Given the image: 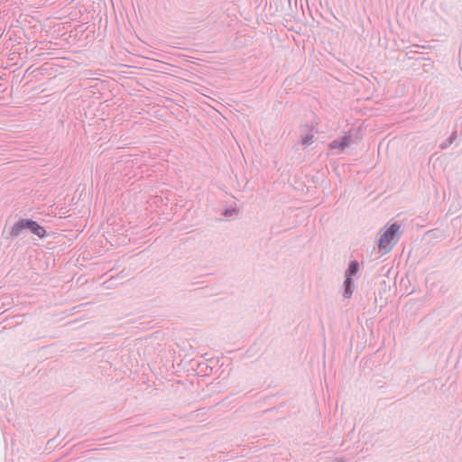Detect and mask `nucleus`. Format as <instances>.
Returning a JSON list of instances; mask_svg holds the SVG:
<instances>
[{"label": "nucleus", "instance_id": "nucleus-7", "mask_svg": "<svg viewBox=\"0 0 462 462\" xmlns=\"http://www.w3.org/2000/svg\"><path fill=\"white\" fill-rule=\"evenodd\" d=\"M314 135L311 133H308L301 137V143L305 146H309L313 143Z\"/></svg>", "mask_w": 462, "mask_h": 462}, {"label": "nucleus", "instance_id": "nucleus-8", "mask_svg": "<svg viewBox=\"0 0 462 462\" xmlns=\"http://www.w3.org/2000/svg\"><path fill=\"white\" fill-rule=\"evenodd\" d=\"M235 212L234 209H226L224 213L225 216L228 217V216H232V214Z\"/></svg>", "mask_w": 462, "mask_h": 462}, {"label": "nucleus", "instance_id": "nucleus-9", "mask_svg": "<svg viewBox=\"0 0 462 462\" xmlns=\"http://www.w3.org/2000/svg\"><path fill=\"white\" fill-rule=\"evenodd\" d=\"M334 462H345L344 459H336Z\"/></svg>", "mask_w": 462, "mask_h": 462}, {"label": "nucleus", "instance_id": "nucleus-4", "mask_svg": "<svg viewBox=\"0 0 462 462\" xmlns=\"http://www.w3.org/2000/svg\"><path fill=\"white\" fill-rule=\"evenodd\" d=\"M350 143H351L350 135H345V136L341 137L340 139L332 141L329 143V148L330 149H339V150L343 151L345 148L349 146Z\"/></svg>", "mask_w": 462, "mask_h": 462}, {"label": "nucleus", "instance_id": "nucleus-6", "mask_svg": "<svg viewBox=\"0 0 462 462\" xmlns=\"http://www.w3.org/2000/svg\"><path fill=\"white\" fill-rule=\"evenodd\" d=\"M457 137V131L452 132L450 136L439 144V148L441 150H446L448 147H449L455 142Z\"/></svg>", "mask_w": 462, "mask_h": 462}, {"label": "nucleus", "instance_id": "nucleus-3", "mask_svg": "<svg viewBox=\"0 0 462 462\" xmlns=\"http://www.w3.org/2000/svg\"><path fill=\"white\" fill-rule=\"evenodd\" d=\"M25 225L27 226V229L37 236L42 238L46 236V230L35 221L28 219L27 222H25Z\"/></svg>", "mask_w": 462, "mask_h": 462}, {"label": "nucleus", "instance_id": "nucleus-5", "mask_svg": "<svg viewBox=\"0 0 462 462\" xmlns=\"http://www.w3.org/2000/svg\"><path fill=\"white\" fill-rule=\"evenodd\" d=\"M27 220L28 219H21L18 222H16L10 231V236L12 237H17L24 229H27V226L25 225V222H27Z\"/></svg>", "mask_w": 462, "mask_h": 462}, {"label": "nucleus", "instance_id": "nucleus-2", "mask_svg": "<svg viewBox=\"0 0 462 462\" xmlns=\"http://www.w3.org/2000/svg\"><path fill=\"white\" fill-rule=\"evenodd\" d=\"M359 270V263L356 261H351L349 263L348 268L345 273V282H344V293L343 297L345 299H349L354 291V282L353 277L356 276Z\"/></svg>", "mask_w": 462, "mask_h": 462}, {"label": "nucleus", "instance_id": "nucleus-1", "mask_svg": "<svg viewBox=\"0 0 462 462\" xmlns=\"http://www.w3.org/2000/svg\"><path fill=\"white\" fill-rule=\"evenodd\" d=\"M401 226L392 224L382 235L378 242V248L383 254L389 253L401 236Z\"/></svg>", "mask_w": 462, "mask_h": 462}]
</instances>
